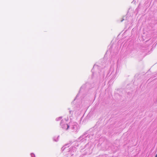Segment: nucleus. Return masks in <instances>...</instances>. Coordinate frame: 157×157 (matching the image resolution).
Segmentation results:
<instances>
[{
  "mask_svg": "<svg viewBox=\"0 0 157 157\" xmlns=\"http://www.w3.org/2000/svg\"><path fill=\"white\" fill-rule=\"evenodd\" d=\"M155 157H157V154L156 155Z\"/></svg>",
  "mask_w": 157,
  "mask_h": 157,
  "instance_id": "obj_1",
  "label": "nucleus"
}]
</instances>
